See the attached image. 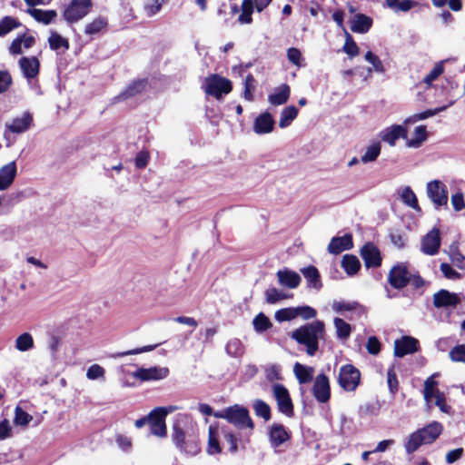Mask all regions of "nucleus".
<instances>
[{
	"mask_svg": "<svg viewBox=\"0 0 465 465\" xmlns=\"http://www.w3.org/2000/svg\"><path fill=\"white\" fill-rule=\"evenodd\" d=\"M255 82V78L252 74H248L244 79L243 98L247 101H253Z\"/></svg>",
	"mask_w": 465,
	"mask_h": 465,
	"instance_id": "864d4df0",
	"label": "nucleus"
},
{
	"mask_svg": "<svg viewBox=\"0 0 465 465\" xmlns=\"http://www.w3.org/2000/svg\"><path fill=\"white\" fill-rule=\"evenodd\" d=\"M372 18L364 14H356L351 20V30L358 34L367 33L372 26Z\"/></svg>",
	"mask_w": 465,
	"mask_h": 465,
	"instance_id": "a878e982",
	"label": "nucleus"
},
{
	"mask_svg": "<svg viewBox=\"0 0 465 465\" xmlns=\"http://www.w3.org/2000/svg\"><path fill=\"white\" fill-rule=\"evenodd\" d=\"M168 412L163 407H157L148 414V424L153 434L159 437L166 435L165 418Z\"/></svg>",
	"mask_w": 465,
	"mask_h": 465,
	"instance_id": "9b49d317",
	"label": "nucleus"
},
{
	"mask_svg": "<svg viewBox=\"0 0 465 465\" xmlns=\"http://www.w3.org/2000/svg\"><path fill=\"white\" fill-rule=\"evenodd\" d=\"M341 267L348 275H354L360 271L361 262L356 255L345 254L341 259Z\"/></svg>",
	"mask_w": 465,
	"mask_h": 465,
	"instance_id": "2f4dec72",
	"label": "nucleus"
},
{
	"mask_svg": "<svg viewBox=\"0 0 465 465\" xmlns=\"http://www.w3.org/2000/svg\"><path fill=\"white\" fill-rule=\"evenodd\" d=\"M427 194L434 204L435 209L448 206V190L446 185L439 181L433 180L427 183Z\"/></svg>",
	"mask_w": 465,
	"mask_h": 465,
	"instance_id": "1a4fd4ad",
	"label": "nucleus"
},
{
	"mask_svg": "<svg viewBox=\"0 0 465 465\" xmlns=\"http://www.w3.org/2000/svg\"><path fill=\"white\" fill-rule=\"evenodd\" d=\"M33 123V116L30 113H25L22 117H16L10 124H5V136L8 133L21 134L27 131Z\"/></svg>",
	"mask_w": 465,
	"mask_h": 465,
	"instance_id": "412c9836",
	"label": "nucleus"
},
{
	"mask_svg": "<svg viewBox=\"0 0 465 465\" xmlns=\"http://www.w3.org/2000/svg\"><path fill=\"white\" fill-rule=\"evenodd\" d=\"M272 391L277 402L278 411L287 417H292L294 407L287 388L281 383H276L272 386Z\"/></svg>",
	"mask_w": 465,
	"mask_h": 465,
	"instance_id": "9d476101",
	"label": "nucleus"
},
{
	"mask_svg": "<svg viewBox=\"0 0 465 465\" xmlns=\"http://www.w3.org/2000/svg\"><path fill=\"white\" fill-rule=\"evenodd\" d=\"M361 257L366 268H378L381 265L382 257L379 248L372 242H366L360 250Z\"/></svg>",
	"mask_w": 465,
	"mask_h": 465,
	"instance_id": "f8f14e48",
	"label": "nucleus"
},
{
	"mask_svg": "<svg viewBox=\"0 0 465 465\" xmlns=\"http://www.w3.org/2000/svg\"><path fill=\"white\" fill-rule=\"evenodd\" d=\"M255 415L262 418L265 421L270 420L272 418L271 407L264 401L257 399L252 404Z\"/></svg>",
	"mask_w": 465,
	"mask_h": 465,
	"instance_id": "ea45409f",
	"label": "nucleus"
},
{
	"mask_svg": "<svg viewBox=\"0 0 465 465\" xmlns=\"http://www.w3.org/2000/svg\"><path fill=\"white\" fill-rule=\"evenodd\" d=\"M291 95V87L287 84H282L275 88L274 92L268 96V101L272 105L285 104Z\"/></svg>",
	"mask_w": 465,
	"mask_h": 465,
	"instance_id": "c85d7f7f",
	"label": "nucleus"
},
{
	"mask_svg": "<svg viewBox=\"0 0 465 465\" xmlns=\"http://www.w3.org/2000/svg\"><path fill=\"white\" fill-rule=\"evenodd\" d=\"M450 358L452 361L465 363V345L459 344L450 351Z\"/></svg>",
	"mask_w": 465,
	"mask_h": 465,
	"instance_id": "052dcab7",
	"label": "nucleus"
},
{
	"mask_svg": "<svg viewBox=\"0 0 465 465\" xmlns=\"http://www.w3.org/2000/svg\"><path fill=\"white\" fill-rule=\"evenodd\" d=\"M18 65L26 79H34L40 73V61L36 56H22L18 60Z\"/></svg>",
	"mask_w": 465,
	"mask_h": 465,
	"instance_id": "f3484780",
	"label": "nucleus"
},
{
	"mask_svg": "<svg viewBox=\"0 0 465 465\" xmlns=\"http://www.w3.org/2000/svg\"><path fill=\"white\" fill-rule=\"evenodd\" d=\"M345 32V43L342 47V51L347 54L350 57L357 56L360 53V49L353 37L346 30Z\"/></svg>",
	"mask_w": 465,
	"mask_h": 465,
	"instance_id": "a18cd8bd",
	"label": "nucleus"
},
{
	"mask_svg": "<svg viewBox=\"0 0 465 465\" xmlns=\"http://www.w3.org/2000/svg\"><path fill=\"white\" fill-rule=\"evenodd\" d=\"M443 427L438 421H432L423 428L418 429L410 434L408 440L404 443L407 454H412L418 449L426 444H431L441 434Z\"/></svg>",
	"mask_w": 465,
	"mask_h": 465,
	"instance_id": "39448f33",
	"label": "nucleus"
},
{
	"mask_svg": "<svg viewBox=\"0 0 465 465\" xmlns=\"http://www.w3.org/2000/svg\"><path fill=\"white\" fill-rule=\"evenodd\" d=\"M289 296L280 291H278L275 287L268 288L265 291V300L269 304H274L281 300L287 299Z\"/></svg>",
	"mask_w": 465,
	"mask_h": 465,
	"instance_id": "6e6d98bb",
	"label": "nucleus"
},
{
	"mask_svg": "<svg viewBox=\"0 0 465 465\" xmlns=\"http://www.w3.org/2000/svg\"><path fill=\"white\" fill-rule=\"evenodd\" d=\"M381 149V147L379 142L373 143L367 147L365 153L361 158V162L364 163L374 162L380 155Z\"/></svg>",
	"mask_w": 465,
	"mask_h": 465,
	"instance_id": "49530a36",
	"label": "nucleus"
},
{
	"mask_svg": "<svg viewBox=\"0 0 465 465\" xmlns=\"http://www.w3.org/2000/svg\"><path fill=\"white\" fill-rule=\"evenodd\" d=\"M226 352L232 357H241L243 352V346L239 339L229 341L225 347Z\"/></svg>",
	"mask_w": 465,
	"mask_h": 465,
	"instance_id": "603ef678",
	"label": "nucleus"
},
{
	"mask_svg": "<svg viewBox=\"0 0 465 465\" xmlns=\"http://www.w3.org/2000/svg\"><path fill=\"white\" fill-rule=\"evenodd\" d=\"M213 416L218 419L225 420L228 423L234 426L239 430H248L249 435H252L255 428L249 410L241 404H233L221 411H215Z\"/></svg>",
	"mask_w": 465,
	"mask_h": 465,
	"instance_id": "20e7f679",
	"label": "nucleus"
},
{
	"mask_svg": "<svg viewBox=\"0 0 465 465\" xmlns=\"http://www.w3.org/2000/svg\"><path fill=\"white\" fill-rule=\"evenodd\" d=\"M204 92L206 94L221 100L223 95L232 91V83L218 74H212L205 78Z\"/></svg>",
	"mask_w": 465,
	"mask_h": 465,
	"instance_id": "423d86ee",
	"label": "nucleus"
},
{
	"mask_svg": "<svg viewBox=\"0 0 465 465\" xmlns=\"http://www.w3.org/2000/svg\"><path fill=\"white\" fill-rule=\"evenodd\" d=\"M169 374L168 368L165 367H150V368H138L134 373L133 376L141 381H159L166 378Z\"/></svg>",
	"mask_w": 465,
	"mask_h": 465,
	"instance_id": "2eb2a0df",
	"label": "nucleus"
},
{
	"mask_svg": "<svg viewBox=\"0 0 465 465\" xmlns=\"http://www.w3.org/2000/svg\"><path fill=\"white\" fill-rule=\"evenodd\" d=\"M364 57L367 62H369L370 64H372L375 72H377V73H384L385 72V68L382 64V62L381 61L379 56L376 55L375 54H373L371 51H368L365 54Z\"/></svg>",
	"mask_w": 465,
	"mask_h": 465,
	"instance_id": "bf43d9fd",
	"label": "nucleus"
},
{
	"mask_svg": "<svg viewBox=\"0 0 465 465\" xmlns=\"http://www.w3.org/2000/svg\"><path fill=\"white\" fill-rule=\"evenodd\" d=\"M16 176V165L11 162L0 169V190H6L14 183Z\"/></svg>",
	"mask_w": 465,
	"mask_h": 465,
	"instance_id": "bb28decb",
	"label": "nucleus"
},
{
	"mask_svg": "<svg viewBox=\"0 0 465 465\" xmlns=\"http://www.w3.org/2000/svg\"><path fill=\"white\" fill-rule=\"evenodd\" d=\"M401 200L405 205L412 208L415 211L420 212L421 210L419 205L418 198L410 186H405L401 189Z\"/></svg>",
	"mask_w": 465,
	"mask_h": 465,
	"instance_id": "72a5a7b5",
	"label": "nucleus"
},
{
	"mask_svg": "<svg viewBox=\"0 0 465 465\" xmlns=\"http://www.w3.org/2000/svg\"><path fill=\"white\" fill-rule=\"evenodd\" d=\"M443 72L444 61L436 63L432 70L423 78V83L430 87L432 82L436 80L440 75H441Z\"/></svg>",
	"mask_w": 465,
	"mask_h": 465,
	"instance_id": "3c124183",
	"label": "nucleus"
},
{
	"mask_svg": "<svg viewBox=\"0 0 465 465\" xmlns=\"http://www.w3.org/2000/svg\"><path fill=\"white\" fill-rule=\"evenodd\" d=\"M179 450L184 451L185 453L191 456H194L200 452L201 447L199 444V440L197 439L193 438L187 439L185 440V443H183V446L179 448Z\"/></svg>",
	"mask_w": 465,
	"mask_h": 465,
	"instance_id": "5fc2aeb1",
	"label": "nucleus"
},
{
	"mask_svg": "<svg viewBox=\"0 0 465 465\" xmlns=\"http://www.w3.org/2000/svg\"><path fill=\"white\" fill-rule=\"evenodd\" d=\"M366 349L370 354L377 355L381 351V343L376 336H371L367 341Z\"/></svg>",
	"mask_w": 465,
	"mask_h": 465,
	"instance_id": "338daca9",
	"label": "nucleus"
},
{
	"mask_svg": "<svg viewBox=\"0 0 465 465\" xmlns=\"http://www.w3.org/2000/svg\"><path fill=\"white\" fill-rule=\"evenodd\" d=\"M35 38L31 35L25 33L18 35L9 45V53L13 55L21 54L23 53L22 46L29 49L35 45Z\"/></svg>",
	"mask_w": 465,
	"mask_h": 465,
	"instance_id": "4be33fe9",
	"label": "nucleus"
},
{
	"mask_svg": "<svg viewBox=\"0 0 465 465\" xmlns=\"http://www.w3.org/2000/svg\"><path fill=\"white\" fill-rule=\"evenodd\" d=\"M172 437L173 443L178 449L183 446L187 440L184 430L178 424L173 425Z\"/></svg>",
	"mask_w": 465,
	"mask_h": 465,
	"instance_id": "680f3d73",
	"label": "nucleus"
},
{
	"mask_svg": "<svg viewBox=\"0 0 465 465\" xmlns=\"http://www.w3.org/2000/svg\"><path fill=\"white\" fill-rule=\"evenodd\" d=\"M325 324L322 321H314L294 330L291 337L297 343L306 346V353L314 356L319 350V340L324 339Z\"/></svg>",
	"mask_w": 465,
	"mask_h": 465,
	"instance_id": "f257e3e1",
	"label": "nucleus"
},
{
	"mask_svg": "<svg viewBox=\"0 0 465 465\" xmlns=\"http://www.w3.org/2000/svg\"><path fill=\"white\" fill-rule=\"evenodd\" d=\"M312 394L320 403H325L331 399L330 380L324 373L316 376L312 386Z\"/></svg>",
	"mask_w": 465,
	"mask_h": 465,
	"instance_id": "ddd939ff",
	"label": "nucleus"
},
{
	"mask_svg": "<svg viewBox=\"0 0 465 465\" xmlns=\"http://www.w3.org/2000/svg\"><path fill=\"white\" fill-rule=\"evenodd\" d=\"M389 284L396 290H402L411 285L413 290H419L425 285L424 279L418 272L412 273L408 262H397L388 273Z\"/></svg>",
	"mask_w": 465,
	"mask_h": 465,
	"instance_id": "7ed1b4c3",
	"label": "nucleus"
},
{
	"mask_svg": "<svg viewBox=\"0 0 465 465\" xmlns=\"http://www.w3.org/2000/svg\"><path fill=\"white\" fill-rule=\"evenodd\" d=\"M276 275L279 283L290 289L297 288L302 282L299 273L289 269L279 270Z\"/></svg>",
	"mask_w": 465,
	"mask_h": 465,
	"instance_id": "393cba45",
	"label": "nucleus"
},
{
	"mask_svg": "<svg viewBox=\"0 0 465 465\" xmlns=\"http://www.w3.org/2000/svg\"><path fill=\"white\" fill-rule=\"evenodd\" d=\"M415 138L407 142L409 147H419L422 142L427 139V130L425 125H419L414 130Z\"/></svg>",
	"mask_w": 465,
	"mask_h": 465,
	"instance_id": "8fccbe9b",
	"label": "nucleus"
},
{
	"mask_svg": "<svg viewBox=\"0 0 465 465\" xmlns=\"http://www.w3.org/2000/svg\"><path fill=\"white\" fill-rule=\"evenodd\" d=\"M274 317L278 322L292 321L297 317L296 309L292 307L280 309L276 311Z\"/></svg>",
	"mask_w": 465,
	"mask_h": 465,
	"instance_id": "4d7b16f0",
	"label": "nucleus"
},
{
	"mask_svg": "<svg viewBox=\"0 0 465 465\" xmlns=\"http://www.w3.org/2000/svg\"><path fill=\"white\" fill-rule=\"evenodd\" d=\"M150 160V153L147 150H142L140 151L134 159V164L137 169H144Z\"/></svg>",
	"mask_w": 465,
	"mask_h": 465,
	"instance_id": "e2e57ef3",
	"label": "nucleus"
},
{
	"mask_svg": "<svg viewBox=\"0 0 465 465\" xmlns=\"http://www.w3.org/2000/svg\"><path fill=\"white\" fill-rule=\"evenodd\" d=\"M297 317L301 316L303 320L312 319L316 316L317 312L314 308L304 305L296 307Z\"/></svg>",
	"mask_w": 465,
	"mask_h": 465,
	"instance_id": "774afa93",
	"label": "nucleus"
},
{
	"mask_svg": "<svg viewBox=\"0 0 465 465\" xmlns=\"http://www.w3.org/2000/svg\"><path fill=\"white\" fill-rule=\"evenodd\" d=\"M299 110L294 105H289L282 109L280 114L279 127L286 128L298 116Z\"/></svg>",
	"mask_w": 465,
	"mask_h": 465,
	"instance_id": "f704fd0d",
	"label": "nucleus"
},
{
	"mask_svg": "<svg viewBox=\"0 0 465 465\" xmlns=\"http://www.w3.org/2000/svg\"><path fill=\"white\" fill-rule=\"evenodd\" d=\"M107 25V19L99 16L85 25L84 33L89 35H94L100 33L102 30L105 29Z\"/></svg>",
	"mask_w": 465,
	"mask_h": 465,
	"instance_id": "a19ab883",
	"label": "nucleus"
},
{
	"mask_svg": "<svg viewBox=\"0 0 465 465\" xmlns=\"http://www.w3.org/2000/svg\"><path fill=\"white\" fill-rule=\"evenodd\" d=\"M13 84V79L7 70L0 71V94L6 92Z\"/></svg>",
	"mask_w": 465,
	"mask_h": 465,
	"instance_id": "69168bd1",
	"label": "nucleus"
},
{
	"mask_svg": "<svg viewBox=\"0 0 465 465\" xmlns=\"http://www.w3.org/2000/svg\"><path fill=\"white\" fill-rule=\"evenodd\" d=\"M460 303L457 293L441 289L433 294V305L436 308L456 307Z\"/></svg>",
	"mask_w": 465,
	"mask_h": 465,
	"instance_id": "a211bd4d",
	"label": "nucleus"
},
{
	"mask_svg": "<svg viewBox=\"0 0 465 465\" xmlns=\"http://www.w3.org/2000/svg\"><path fill=\"white\" fill-rule=\"evenodd\" d=\"M361 382V372L352 364L342 365L339 371L338 383L346 391H354Z\"/></svg>",
	"mask_w": 465,
	"mask_h": 465,
	"instance_id": "0eeeda50",
	"label": "nucleus"
},
{
	"mask_svg": "<svg viewBox=\"0 0 465 465\" xmlns=\"http://www.w3.org/2000/svg\"><path fill=\"white\" fill-rule=\"evenodd\" d=\"M49 47L53 51H58L61 48L64 50H68L70 47L69 41L66 38H64L56 32H51L50 36L48 37Z\"/></svg>",
	"mask_w": 465,
	"mask_h": 465,
	"instance_id": "4c0bfd02",
	"label": "nucleus"
},
{
	"mask_svg": "<svg viewBox=\"0 0 465 465\" xmlns=\"http://www.w3.org/2000/svg\"><path fill=\"white\" fill-rule=\"evenodd\" d=\"M292 433L284 425L273 423L269 430V440L272 447H279L291 439Z\"/></svg>",
	"mask_w": 465,
	"mask_h": 465,
	"instance_id": "6ab92c4d",
	"label": "nucleus"
},
{
	"mask_svg": "<svg viewBox=\"0 0 465 465\" xmlns=\"http://www.w3.org/2000/svg\"><path fill=\"white\" fill-rule=\"evenodd\" d=\"M26 13L30 15L36 22L45 25H50L57 16L55 10H42L37 8H28Z\"/></svg>",
	"mask_w": 465,
	"mask_h": 465,
	"instance_id": "c756f323",
	"label": "nucleus"
},
{
	"mask_svg": "<svg viewBox=\"0 0 465 465\" xmlns=\"http://www.w3.org/2000/svg\"><path fill=\"white\" fill-rule=\"evenodd\" d=\"M353 247V239L351 233H346L343 236H335L331 239L328 245V252L331 254H340L343 251L351 250Z\"/></svg>",
	"mask_w": 465,
	"mask_h": 465,
	"instance_id": "aec40b11",
	"label": "nucleus"
},
{
	"mask_svg": "<svg viewBox=\"0 0 465 465\" xmlns=\"http://www.w3.org/2000/svg\"><path fill=\"white\" fill-rule=\"evenodd\" d=\"M301 272L306 279L308 287L313 288L317 291L322 288L321 274L319 270L314 265H309L301 269Z\"/></svg>",
	"mask_w": 465,
	"mask_h": 465,
	"instance_id": "cd10ccee",
	"label": "nucleus"
},
{
	"mask_svg": "<svg viewBox=\"0 0 465 465\" xmlns=\"http://www.w3.org/2000/svg\"><path fill=\"white\" fill-rule=\"evenodd\" d=\"M287 58L292 64L300 67L302 65V55L301 51L296 47L287 49Z\"/></svg>",
	"mask_w": 465,
	"mask_h": 465,
	"instance_id": "0e129e2a",
	"label": "nucleus"
},
{
	"mask_svg": "<svg viewBox=\"0 0 465 465\" xmlns=\"http://www.w3.org/2000/svg\"><path fill=\"white\" fill-rule=\"evenodd\" d=\"M451 104H453V102H450L448 105L437 107V108H434V109H428V110H425V111H423L421 113L415 114L410 116L406 120V123H416L418 121L425 120V119H427L429 117L434 116L437 114L446 110Z\"/></svg>",
	"mask_w": 465,
	"mask_h": 465,
	"instance_id": "e433bc0d",
	"label": "nucleus"
},
{
	"mask_svg": "<svg viewBox=\"0 0 465 465\" xmlns=\"http://www.w3.org/2000/svg\"><path fill=\"white\" fill-rule=\"evenodd\" d=\"M380 136L383 142L388 143L391 146H394L399 138L407 137V129L399 124L391 125L381 131Z\"/></svg>",
	"mask_w": 465,
	"mask_h": 465,
	"instance_id": "b1692460",
	"label": "nucleus"
},
{
	"mask_svg": "<svg viewBox=\"0 0 465 465\" xmlns=\"http://www.w3.org/2000/svg\"><path fill=\"white\" fill-rule=\"evenodd\" d=\"M387 383L390 393L394 396L399 391L400 383L393 365L387 370Z\"/></svg>",
	"mask_w": 465,
	"mask_h": 465,
	"instance_id": "09e8293b",
	"label": "nucleus"
},
{
	"mask_svg": "<svg viewBox=\"0 0 465 465\" xmlns=\"http://www.w3.org/2000/svg\"><path fill=\"white\" fill-rule=\"evenodd\" d=\"M440 232L438 228H432L421 240V252L427 255H435L440 247Z\"/></svg>",
	"mask_w": 465,
	"mask_h": 465,
	"instance_id": "4468645a",
	"label": "nucleus"
},
{
	"mask_svg": "<svg viewBox=\"0 0 465 465\" xmlns=\"http://www.w3.org/2000/svg\"><path fill=\"white\" fill-rule=\"evenodd\" d=\"M435 376L436 374H433L424 381L423 397L427 402L430 401L431 399L436 396L437 391H440L437 388L438 381H435Z\"/></svg>",
	"mask_w": 465,
	"mask_h": 465,
	"instance_id": "79ce46f5",
	"label": "nucleus"
},
{
	"mask_svg": "<svg viewBox=\"0 0 465 465\" xmlns=\"http://www.w3.org/2000/svg\"><path fill=\"white\" fill-rule=\"evenodd\" d=\"M147 79H138L133 81L120 94L123 99L134 97L141 94L146 87Z\"/></svg>",
	"mask_w": 465,
	"mask_h": 465,
	"instance_id": "473e14b6",
	"label": "nucleus"
},
{
	"mask_svg": "<svg viewBox=\"0 0 465 465\" xmlns=\"http://www.w3.org/2000/svg\"><path fill=\"white\" fill-rule=\"evenodd\" d=\"M22 26V23L13 16H4L0 20V37L5 36L14 29Z\"/></svg>",
	"mask_w": 465,
	"mask_h": 465,
	"instance_id": "58836bf2",
	"label": "nucleus"
},
{
	"mask_svg": "<svg viewBox=\"0 0 465 465\" xmlns=\"http://www.w3.org/2000/svg\"><path fill=\"white\" fill-rule=\"evenodd\" d=\"M419 349V341L411 336H403L394 342V355L399 358L414 353L418 351Z\"/></svg>",
	"mask_w": 465,
	"mask_h": 465,
	"instance_id": "dca6fc26",
	"label": "nucleus"
},
{
	"mask_svg": "<svg viewBox=\"0 0 465 465\" xmlns=\"http://www.w3.org/2000/svg\"><path fill=\"white\" fill-rule=\"evenodd\" d=\"M253 328L257 332H263L272 327L270 319L262 312L258 313L252 321Z\"/></svg>",
	"mask_w": 465,
	"mask_h": 465,
	"instance_id": "37998d69",
	"label": "nucleus"
},
{
	"mask_svg": "<svg viewBox=\"0 0 465 465\" xmlns=\"http://www.w3.org/2000/svg\"><path fill=\"white\" fill-rule=\"evenodd\" d=\"M333 322L336 328L337 337L341 340L348 339L351 332V325L341 318H335Z\"/></svg>",
	"mask_w": 465,
	"mask_h": 465,
	"instance_id": "c03bdc74",
	"label": "nucleus"
},
{
	"mask_svg": "<svg viewBox=\"0 0 465 465\" xmlns=\"http://www.w3.org/2000/svg\"><path fill=\"white\" fill-rule=\"evenodd\" d=\"M220 436L229 444L228 451L231 454H235L239 450L240 438L227 426L220 427L217 423L209 426L206 452L209 455H217L223 452Z\"/></svg>",
	"mask_w": 465,
	"mask_h": 465,
	"instance_id": "f03ea898",
	"label": "nucleus"
},
{
	"mask_svg": "<svg viewBox=\"0 0 465 465\" xmlns=\"http://www.w3.org/2000/svg\"><path fill=\"white\" fill-rule=\"evenodd\" d=\"M255 7L252 0H243L242 3V14L238 17V22L242 25H249L252 22V13Z\"/></svg>",
	"mask_w": 465,
	"mask_h": 465,
	"instance_id": "c9c22d12",
	"label": "nucleus"
},
{
	"mask_svg": "<svg viewBox=\"0 0 465 465\" xmlns=\"http://www.w3.org/2000/svg\"><path fill=\"white\" fill-rule=\"evenodd\" d=\"M293 371L300 384L310 383L313 380L314 368L295 362Z\"/></svg>",
	"mask_w": 465,
	"mask_h": 465,
	"instance_id": "7c9ffc66",
	"label": "nucleus"
},
{
	"mask_svg": "<svg viewBox=\"0 0 465 465\" xmlns=\"http://www.w3.org/2000/svg\"><path fill=\"white\" fill-rule=\"evenodd\" d=\"M92 5V0H72L64 9L63 16L67 23H75L89 14Z\"/></svg>",
	"mask_w": 465,
	"mask_h": 465,
	"instance_id": "6e6552de",
	"label": "nucleus"
},
{
	"mask_svg": "<svg viewBox=\"0 0 465 465\" xmlns=\"http://www.w3.org/2000/svg\"><path fill=\"white\" fill-rule=\"evenodd\" d=\"M34 347V339L28 332L19 335L15 341V348L20 351H26Z\"/></svg>",
	"mask_w": 465,
	"mask_h": 465,
	"instance_id": "de8ad7c7",
	"label": "nucleus"
},
{
	"mask_svg": "<svg viewBox=\"0 0 465 465\" xmlns=\"http://www.w3.org/2000/svg\"><path fill=\"white\" fill-rule=\"evenodd\" d=\"M33 417L25 411L22 408L16 407L15 411L14 422L16 425L26 426L32 420Z\"/></svg>",
	"mask_w": 465,
	"mask_h": 465,
	"instance_id": "13d9d810",
	"label": "nucleus"
},
{
	"mask_svg": "<svg viewBox=\"0 0 465 465\" xmlns=\"http://www.w3.org/2000/svg\"><path fill=\"white\" fill-rule=\"evenodd\" d=\"M275 121L269 112L260 114L254 120L253 131L258 134H270L274 129Z\"/></svg>",
	"mask_w": 465,
	"mask_h": 465,
	"instance_id": "5701e85b",
	"label": "nucleus"
}]
</instances>
